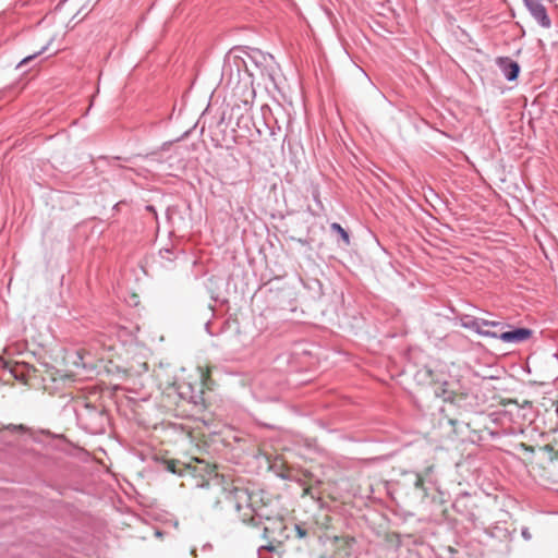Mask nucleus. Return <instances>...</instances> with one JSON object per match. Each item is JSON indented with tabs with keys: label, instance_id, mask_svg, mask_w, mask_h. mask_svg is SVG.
<instances>
[{
	"label": "nucleus",
	"instance_id": "nucleus-20",
	"mask_svg": "<svg viewBox=\"0 0 558 558\" xmlns=\"http://www.w3.org/2000/svg\"><path fill=\"white\" fill-rule=\"evenodd\" d=\"M11 373L13 374V376L16 378V379H20V380H23L24 377L23 375H21L19 373V366H14L13 368H11Z\"/></svg>",
	"mask_w": 558,
	"mask_h": 558
},
{
	"label": "nucleus",
	"instance_id": "nucleus-4",
	"mask_svg": "<svg viewBox=\"0 0 558 558\" xmlns=\"http://www.w3.org/2000/svg\"><path fill=\"white\" fill-rule=\"evenodd\" d=\"M523 463L535 478L558 482V456H529Z\"/></svg>",
	"mask_w": 558,
	"mask_h": 558
},
{
	"label": "nucleus",
	"instance_id": "nucleus-9",
	"mask_svg": "<svg viewBox=\"0 0 558 558\" xmlns=\"http://www.w3.org/2000/svg\"><path fill=\"white\" fill-rule=\"evenodd\" d=\"M326 473L322 471L320 476H318L315 472L306 470L303 473L304 480H299L303 485V492L301 497H311L314 500H319L322 498L320 494H315L314 486L312 483L322 484L324 482Z\"/></svg>",
	"mask_w": 558,
	"mask_h": 558
},
{
	"label": "nucleus",
	"instance_id": "nucleus-3",
	"mask_svg": "<svg viewBox=\"0 0 558 558\" xmlns=\"http://www.w3.org/2000/svg\"><path fill=\"white\" fill-rule=\"evenodd\" d=\"M76 418L82 428L90 434H102L109 424V416L102 407L78 402L75 408Z\"/></svg>",
	"mask_w": 558,
	"mask_h": 558
},
{
	"label": "nucleus",
	"instance_id": "nucleus-21",
	"mask_svg": "<svg viewBox=\"0 0 558 558\" xmlns=\"http://www.w3.org/2000/svg\"><path fill=\"white\" fill-rule=\"evenodd\" d=\"M146 210H148V211L153 213L154 215H156V210H155L154 206H151V205L146 206Z\"/></svg>",
	"mask_w": 558,
	"mask_h": 558
},
{
	"label": "nucleus",
	"instance_id": "nucleus-16",
	"mask_svg": "<svg viewBox=\"0 0 558 558\" xmlns=\"http://www.w3.org/2000/svg\"><path fill=\"white\" fill-rule=\"evenodd\" d=\"M51 40L45 45L39 51L33 53V54H29L27 57H25L24 59H22L17 65H16V69H21L22 66L28 64L32 60H34L37 56L44 53L47 49H48V46L50 45Z\"/></svg>",
	"mask_w": 558,
	"mask_h": 558
},
{
	"label": "nucleus",
	"instance_id": "nucleus-11",
	"mask_svg": "<svg viewBox=\"0 0 558 558\" xmlns=\"http://www.w3.org/2000/svg\"><path fill=\"white\" fill-rule=\"evenodd\" d=\"M497 64L508 81H514L518 77L520 66L515 61L510 58H498Z\"/></svg>",
	"mask_w": 558,
	"mask_h": 558
},
{
	"label": "nucleus",
	"instance_id": "nucleus-17",
	"mask_svg": "<svg viewBox=\"0 0 558 558\" xmlns=\"http://www.w3.org/2000/svg\"><path fill=\"white\" fill-rule=\"evenodd\" d=\"M330 229L340 235V238L342 239L344 244H347V245L350 244L349 233L338 222H332L330 225Z\"/></svg>",
	"mask_w": 558,
	"mask_h": 558
},
{
	"label": "nucleus",
	"instance_id": "nucleus-1",
	"mask_svg": "<svg viewBox=\"0 0 558 558\" xmlns=\"http://www.w3.org/2000/svg\"><path fill=\"white\" fill-rule=\"evenodd\" d=\"M28 440L52 450H70V442L64 435L51 433L49 429L33 428L24 424H8L0 427V441L14 445Z\"/></svg>",
	"mask_w": 558,
	"mask_h": 558
},
{
	"label": "nucleus",
	"instance_id": "nucleus-12",
	"mask_svg": "<svg viewBox=\"0 0 558 558\" xmlns=\"http://www.w3.org/2000/svg\"><path fill=\"white\" fill-rule=\"evenodd\" d=\"M266 457H267V462L269 464V469L275 470L277 466L280 468V470L276 471V473L279 476H281L283 478L293 477L290 469L287 466V464L283 460V456L276 454V456H266Z\"/></svg>",
	"mask_w": 558,
	"mask_h": 558
},
{
	"label": "nucleus",
	"instance_id": "nucleus-19",
	"mask_svg": "<svg viewBox=\"0 0 558 558\" xmlns=\"http://www.w3.org/2000/svg\"><path fill=\"white\" fill-rule=\"evenodd\" d=\"M295 532L299 538H303L307 535V531L300 525H295Z\"/></svg>",
	"mask_w": 558,
	"mask_h": 558
},
{
	"label": "nucleus",
	"instance_id": "nucleus-15",
	"mask_svg": "<svg viewBox=\"0 0 558 558\" xmlns=\"http://www.w3.org/2000/svg\"><path fill=\"white\" fill-rule=\"evenodd\" d=\"M251 109L252 104L248 100H244L242 106L236 105L232 108V114H236L238 112L242 111L240 118L243 119L245 114L250 117Z\"/></svg>",
	"mask_w": 558,
	"mask_h": 558
},
{
	"label": "nucleus",
	"instance_id": "nucleus-5",
	"mask_svg": "<svg viewBox=\"0 0 558 558\" xmlns=\"http://www.w3.org/2000/svg\"><path fill=\"white\" fill-rule=\"evenodd\" d=\"M213 489L215 490L214 496L209 501H211L214 506L220 504L219 495H225L226 500L239 512L248 509L251 506V495L245 488L233 487L227 490L221 486V483H216Z\"/></svg>",
	"mask_w": 558,
	"mask_h": 558
},
{
	"label": "nucleus",
	"instance_id": "nucleus-10",
	"mask_svg": "<svg viewBox=\"0 0 558 558\" xmlns=\"http://www.w3.org/2000/svg\"><path fill=\"white\" fill-rule=\"evenodd\" d=\"M525 7L533 19L544 28H550L551 21L547 14V10L543 4V0H525Z\"/></svg>",
	"mask_w": 558,
	"mask_h": 558
},
{
	"label": "nucleus",
	"instance_id": "nucleus-18",
	"mask_svg": "<svg viewBox=\"0 0 558 558\" xmlns=\"http://www.w3.org/2000/svg\"><path fill=\"white\" fill-rule=\"evenodd\" d=\"M469 497H470V494H468V493H463V494L461 495V497H460V498H458V499L453 502L452 507H453L457 511H459V512H461V513L465 512V511L468 510V506H466V505H464V504H462L461 501H462V499H465V498H469Z\"/></svg>",
	"mask_w": 558,
	"mask_h": 558
},
{
	"label": "nucleus",
	"instance_id": "nucleus-13",
	"mask_svg": "<svg viewBox=\"0 0 558 558\" xmlns=\"http://www.w3.org/2000/svg\"><path fill=\"white\" fill-rule=\"evenodd\" d=\"M531 336V330L526 328H517L511 331H505L500 335H497V338L502 340L504 342H522L526 340Z\"/></svg>",
	"mask_w": 558,
	"mask_h": 558
},
{
	"label": "nucleus",
	"instance_id": "nucleus-2",
	"mask_svg": "<svg viewBox=\"0 0 558 558\" xmlns=\"http://www.w3.org/2000/svg\"><path fill=\"white\" fill-rule=\"evenodd\" d=\"M185 460L180 459H160L166 469L180 476L189 475L195 480L198 487L209 485L211 481L220 483L217 472V464L201 459L197 456H185Z\"/></svg>",
	"mask_w": 558,
	"mask_h": 558
},
{
	"label": "nucleus",
	"instance_id": "nucleus-8",
	"mask_svg": "<svg viewBox=\"0 0 558 558\" xmlns=\"http://www.w3.org/2000/svg\"><path fill=\"white\" fill-rule=\"evenodd\" d=\"M461 325L476 333L485 337L497 338V333L493 331H484V327H498L501 324L499 322L486 320L482 318H475L465 316L461 319Z\"/></svg>",
	"mask_w": 558,
	"mask_h": 558
},
{
	"label": "nucleus",
	"instance_id": "nucleus-7",
	"mask_svg": "<svg viewBox=\"0 0 558 558\" xmlns=\"http://www.w3.org/2000/svg\"><path fill=\"white\" fill-rule=\"evenodd\" d=\"M432 471L433 466H428L423 473H407L403 485L409 486L411 492H407L405 495H411L416 501H424L428 496L425 482Z\"/></svg>",
	"mask_w": 558,
	"mask_h": 558
},
{
	"label": "nucleus",
	"instance_id": "nucleus-6",
	"mask_svg": "<svg viewBox=\"0 0 558 558\" xmlns=\"http://www.w3.org/2000/svg\"><path fill=\"white\" fill-rule=\"evenodd\" d=\"M266 541L265 548L270 551L278 549L287 539V525L281 517L266 518L263 529Z\"/></svg>",
	"mask_w": 558,
	"mask_h": 558
},
{
	"label": "nucleus",
	"instance_id": "nucleus-22",
	"mask_svg": "<svg viewBox=\"0 0 558 558\" xmlns=\"http://www.w3.org/2000/svg\"><path fill=\"white\" fill-rule=\"evenodd\" d=\"M329 497H330L332 500H338V498H337V497H333V496H331V495H329Z\"/></svg>",
	"mask_w": 558,
	"mask_h": 558
},
{
	"label": "nucleus",
	"instance_id": "nucleus-14",
	"mask_svg": "<svg viewBox=\"0 0 558 558\" xmlns=\"http://www.w3.org/2000/svg\"><path fill=\"white\" fill-rule=\"evenodd\" d=\"M250 59L255 62L257 66H267L272 61V57L270 54H265L259 50H254L253 53L250 54Z\"/></svg>",
	"mask_w": 558,
	"mask_h": 558
}]
</instances>
